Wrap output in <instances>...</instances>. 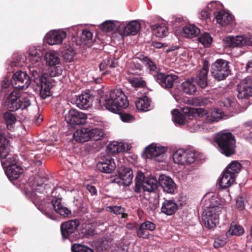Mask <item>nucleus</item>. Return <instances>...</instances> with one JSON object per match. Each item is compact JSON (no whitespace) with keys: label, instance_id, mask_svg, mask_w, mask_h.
Segmentation results:
<instances>
[{"label":"nucleus","instance_id":"nucleus-1","mask_svg":"<svg viewBox=\"0 0 252 252\" xmlns=\"http://www.w3.org/2000/svg\"><path fill=\"white\" fill-rule=\"evenodd\" d=\"M99 104L108 111L119 114L124 122H130L134 119L133 116L129 113L121 112L122 109H126L129 105L127 97L121 89L111 90L108 94L101 96Z\"/></svg>","mask_w":252,"mask_h":252},{"label":"nucleus","instance_id":"nucleus-2","mask_svg":"<svg viewBox=\"0 0 252 252\" xmlns=\"http://www.w3.org/2000/svg\"><path fill=\"white\" fill-rule=\"evenodd\" d=\"M204 211L202 214V221L205 227L214 229L219 222V216L223 210L222 201L215 196H206L204 200Z\"/></svg>","mask_w":252,"mask_h":252},{"label":"nucleus","instance_id":"nucleus-3","mask_svg":"<svg viewBox=\"0 0 252 252\" xmlns=\"http://www.w3.org/2000/svg\"><path fill=\"white\" fill-rule=\"evenodd\" d=\"M30 81L36 85L35 90L39 92L40 97L45 99L52 95L51 89L54 86V80L49 77L47 73H43L41 69L32 67L30 69Z\"/></svg>","mask_w":252,"mask_h":252},{"label":"nucleus","instance_id":"nucleus-4","mask_svg":"<svg viewBox=\"0 0 252 252\" xmlns=\"http://www.w3.org/2000/svg\"><path fill=\"white\" fill-rule=\"evenodd\" d=\"M0 160L4 170L22 165L18 156L11 153L10 141L2 133H0Z\"/></svg>","mask_w":252,"mask_h":252},{"label":"nucleus","instance_id":"nucleus-5","mask_svg":"<svg viewBox=\"0 0 252 252\" xmlns=\"http://www.w3.org/2000/svg\"><path fill=\"white\" fill-rule=\"evenodd\" d=\"M215 140L222 154L229 157L235 153L236 141L234 136L230 132L219 133Z\"/></svg>","mask_w":252,"mask_h":252},{"label":"nucleus","instance_id":"nucleus-6","mask_svg":"<svg viewBox=\"0 0 252 252\" xmlns=\"http://www.w3.org/2000/svg\"><path fill=\"white\" fill-rule=\"evenodd\" d=\"M16 92H11L8 95L6 104L10 111H15L19 109L24 110L31 105V101L28 98L19 97Z\"/></svg>","mask_w":252,"mask_h":252},{"label":"nucleus","instance_id":"nucleus-7","mask_svg":"<svg viewBox=\"0 0 252 252\" xmlns=\"http://www.w3.org/2000/svg\"><path fill=\"white\" fill-rule=\"evenodd\" d=\"M211 73L218 81L225 79L230 73L228 62L221 59L217 60L212 64Z\"/></svg>","mask_w":252,"mask_h":252},{"label":"nucleus","instance_id":"nucleus-8","mask_svg":"<svg viewBox=\"0 0 252 252\" xmlns=\"http://www.w3.org/2000/svg\"><path fill=\"white\" fill-rule=\"evenodd\" d=\"M46 64L51 67V76H57L61 75L62 69L60 67L61 59L59 54L54 51L47 53L45 55Z\"/></svg>","mask_w":252,"mask_h":252},{"label":"nucleus","instance_id":"nucleus-9","mask_svg":"<svg viewBox=\"0 0 252 252\" xmlns=\"http://www.w3.org/2000/svg\"><path fill=\"white\" fill-rule=\"evenodd\" d=\"M197 153L194 150L178 149L174 152V163L178 164H191L196 160Z\"/></svg>","mask_w":252,"mask_h":252},{"label":"nucleus","instance_id":"nucleus-10","mask_svg":"<svg viewBox=\"0 0 252 252\" xmlns=\"http://www.w3.org/2000/svg\"><path fill=\"white\" fill-rule=\"evenodd\" d=\"M223 42L228 47L252 46V35L229 36L224 38Z\"/></svg>","mask_w":252,"mask_h":252},{"label":"nucleus","instance_id":"nucleus-11","mask_svg":"<svg viewBox=\"0 0 252 252\" xmlns=\"http://www.w3.org/2000/svg\"><path fill=\"white\" fill-rule=\"evenodd\" d=\"M11 84L14 88L26 90L31 84L30 76L26 72L17 71L13 75Z\"/></svg>","mask_w":252,"mask_h":252},{"label":"nucleus","instance_id":"nucleus-12","mask_svg":"<svg viewBox=\"0 0 252 252\" xmlns=\"http://www.w3.org/2000/svg\"><path fill=\"white\" fill-rule=\"evenodd\" d=\"M118 178L112 179L113 182L118 184L123 183L125 186H129L132 183L133 177L132 169L124 165L118 166L117 169Z\"/></svg>","mask_w":252,"mask_h":252},{"label":"nucleus","instance_id":"nucleus-13","mask_svg":"<svg viewBox=\"0 0 252 252\" xmlns=\"http://www.w3.org/2000/svg\"><path fill=\"white\" fill-rule=\"evenodd\" d=\"M87 118L86 114L75 109H71L65 116V121L72 126L85 124Z\"/></svg>","mask_w":252,"mask_h":252},{"label":"nucleus","instance_id":"nucleus-14","mask_svg":"<svg viewBox=\"0 0 252 252\" xmlns=\"http://www.w3.org/2000/svg\"><path fill=\"white\" fill-rule=\"evenodd\" d=\"M80 224L78 219L70 220L62 223L61 232L63 239H69L71 235L77 232V228Z\"/></svg>","mask_w":252,"mask_h":252},{"label":"nucleus","instance_id":"nucleus-15","mask_svg":"<svg viewBox=\"0 0 252 252\" xmlns=\"http://www.w3.org/2000/svg\"><path fill=\"white\" fill-rule=\"evenodd\" d=\"M116 168L114 159L108 155L101 156L96 164L97 169L104 173H111Z\"/></svg>","mask_w":252,"mask_h":252},{"label":"nucleus","instance_id":"nucleus-16","mask_svg":"<svg viewBox=\"0 0 252 252\" xmlns=\"http://www.w3.org/2000/svg\"><path fill=\"white\" fill-rule=\"evenodd\" d=\"M192 113L197 115L198 117H202L207 115L206 116V122L211 123L215 121H218L223 116V112L220 109H214L207 112V111L202 108H196L192 110Z\"/></svg>","mask_w":252,"mask_h":252},{"label":"nucleus","instance_id":"nucleus-17","mask_svg":"<svg viewBox=\"0 0 252 252\" xmlns=\"http://www.w3.org/2000/svg\"><path fill=\"white\" fill-rule=\"evenodd\" d=\"M238 97L243 99L252 96V78L247 77L242 79L237 86Z\"/></svg>","mask_w":252,"mask_h":252},{"label":"nucleus","instance_id":"nucleus-18","mask_svg":"<svg viewBox=\"0 0 252 252\" xmlns=\"http://www.w3.org/2000/svg\"><path fill=\"white\" fill-rule=\"evenodd\" d=\"M140 24L138 21H132L129 22L126 26L121 24L118 29L120 35L123 36L129 35H135L140 30Z\"/></svg>","mask_w":252,"mask_h":252},{"label":"nucleus","instance_id":"nucleus-19","mask_svg":"<svg viewBox=\"0 0 252 252\" xmlns=\"http://www.w3.org/2000/svg\"><path fill=\"white\" fill-rule=\"evenodd\" d=\"M94 97V95L90 94L89 91L87 90L77 96L75 100L76 106L81 109L87 110L92 106Z\"/></svg>","mask_w":252,"mask_h":252},{"label":"nucleus","instance_id":"nucleus-20","mask_svg":"<svg viewBox=\"0 0 252 252\" xmlns=\"http://www.w3.org/2000/svg\"><path fill=\"white\" fill-rule=\"evenodd\" d=\"M156 225L154 223L147 220L140 224L138 228L135 229V231L137 237L146 239L150 236L148 231H153L156 229Z\"/></svg>","mask_w":252,"mask_h":252},{"label":"nucleus","instance_id":"nucleus-21","mask_svg":"<svg viewBox=\"0 0 252 252\" xmlns=\"http://www.w3.org/2000/svg\"><path fill=\"white\" fill-rule=\"evenodd\" d=\"M66 37V32L63 31H53L49 32L46 35L47 41L50 45L61 44Z\"/></svg>","mask_w":252,"mask_h":252},{"label":"nucleus","instance_id":"nucleus-22","mask_svg":"<svg viewBox=\"0 0 252 252\" xmlns=\"http://www.w3.org/2000/svg\"><path fill=\"white\" fill-rule=\"evenodd\" d=\"M188 127L191 132H207L213 130V128L207 122L202 123L196 120H192L188 122Z\"/></svg>","mask_w":252,"mask_h":252},{"label":"nucleus","instance_id":"nucleus-23","mask_svg":"<svg viewBox=\"0 0 252 252\" xmlns=\"http://www.w3.org/2000/svg\"><path fill=\"white\" fill-rule=\"evenodd\" d=\"M155 78L160 86L165 89H171L173 87V75L158 73Z\"/></svg>","mask_w":252,"mask_h":252},{"label":"nucleus","instance_id":"nucleus-24","mask_svg":"<svg viewBox=\"0 0 252 252\" xmlns=\"http://www.w3.org/2000/svg\"><path fill=\"white\" fill-rule=\"evenodd\" d=\"M176 78L178 77L174 75V84H176L177 89L182 90L185 93L190 94H192L196 92V87L193 83V80H188L180 83L176 81Z\"/></svg>","mask_w":252,"mask_h":252},{"label":"nucleus","instance_id":"nucleus-25","mask_svg":"<svg viewBox=\"0 0 252 252\" xmlns=\"http://www.w3.org/2000/svg\"><path fill=\"white\" fill-rule=\"evenodd\" d=\"M166 150L165 147H158L156 145L152 144L145 149V156L147 158H156L164 154Z\"/></svg>","mask_w":252,"mask_h":252},{"label":"nucleus","instance_id":"nucleus-26","mask_svg":"<svg viewBox=\"0 0 252 252\" xmlns=\"http://www.w3.org/2000/svg\"><path fill=\"white\" fill-rule=\"evenodd\" d=\"M209 64L208 61L204 62L203 65L200 70L197 80L198 86L201 88H206L208 84L207 74L209 71Z\"/></svg>","mask_w":252,"mask_h":252},{"label":"nucleus","instance_id":"nucleus-27","mask_svg":"<svg viewBox=\"0 0 252 252\" xmlns=\"http://www.w3.org/2000/svg\"><path fill=\"white\" fill-rule=\"evenodd\" d=\"M49 207L53 208L55 212L64 218L68 217L71 211L67 207L63 206L59 200H53L51 203H48Z\"/></svg>","mask_w":252,"mask_h":252},{"label":"nucleus","instance_id":"nucleus-28","mask_svg":"<svg viewBox=\"0 0 252 252\" xmlns=\"http://www.w3.org/2000/svg\"><path fill=\"white\" fill-rule=\"evenodd\" d=\"M218 23L222 26H226L232 24L233 22V16L227 12L220 11L216 16Z\"/></svg>","mask_w":252,"mask_h":252},{"label":"nucleus","instance_id":"nucleus-29","mask_svg":"<svg viewBox=\"0 0 252 252\" xmlns=\"http://www.w3.org/2000/svg\"><path fill=\"white\" fill-rule=\"evenodd\" d=\"M90 128H81L73 133V137L77 142L83 143L90 140Z\"/></svg>","mask_w":252,"mask_h":252},{"label":"nucleus","instance_id":"nucleus-30","mask_svg":"<svg viewBox=\"0 0 252 252\" xmlns=\"http://www.w3.org/2000/svg\"><path fill=\"white\" fill-rule=\"evenodd\" d=\"M159 184L164 191L167 193H173V180L165 175H160L159 177Z\"/></svg>","mask_w":252,"mask_h":252},{"label":"nucleus","instance_id":"nucleus-31","mask_svg":"<svg viewBox=\"0 0 252 252\" xmlns=\"http://www.w3.org/2000/svg\"><path fill=\"white\" fill-rule=\"evenodd\" d=\"M22 165L16 164V166L10 168L5 169L4 171L10 180H16L23 173Z\"/></svg>","mask_w":252,"mask_h":252},{"label":"nucleus","instance_id":"nucleus-32","mask_svg":"<svg viewBox=\"0 0 252 252\" xmlns=\"http://www.w3.org/2000/svg\"><path fill=\"white\" fill-rule=\"evenodd\" d=\"M151 100L147 96L139 98L135 101V104L137 109L142 111H147L151 109Z\"/></svg>","mask_w":252,"mask_h":252},{"label":"nucleus","instance_id":"nucleus-33","mask_svg":"<svg viewBox=\"0 0 252 252\" xmlns=\"http://www.w3.org/2000/svg\"><path fill=\"white\" fill-rule=\"evenodd\" d=\"M127 72L132 75H141L143 73V66L137 60H133L128 63Z\"/></svg>","mask_w":252,"mask_h":252},{"label":"nucleus","instance_id":"nucleus-34","mask_svg":"<svg viewBox=\"0 0 252 252\" xmlns=\"http://www.w3.org/2000/svg\"><path fill=\"white\" fill-rule=\"evenodd\" d=\"M158 187V182L155 177L147 179L142 185V189L144 192H154Z\"/></svg>","mask_w":252,"mask_h":252},{"label":"nucleus","instance_id":"nucleus-35","mask_svg":"<svg viewBox=\"0 0 252 252\" xmlns=\"http://www.w3.org/2000/svg\"><path fill=\"white\" fill-rule=\"evenodd\" d=\"M235 178L224 171L222 173V177L219 180V185L221 188H228L234 183Z\"/></svg>","mask_w":252,"mask_h":252},{"label":"nucleus","instance_id":"nucleus-36","mask_svg":"<svg viewBox=\"0 0 252 252\" xmlns=\"http://www.w3.org/2000/svg\"><path fill=\"white\" fill-rule=\"evenodd\" d=\"M117 63L115 59H108L103 60L99 64V67L100 70L107 69L106 71L102 74V75H104L110 72V70H108V68H113L116 67Z\"/></svg>","mask_w":252,"mask_h":252},{"label":"nucleus","instance_id":"nucleus-37","mask_svg":"<svg viewBox=\"0 0 252 252\" xmlns=\"http://www.w3.org/2000/svg\"><path fill=\"white\" fill-rule=\"evenodd\" d=\"M184 35L188 38H192L197 35L200 32V30L193 24H190L184 27L183 29Z\"/></svg>","mask_w":252,"mask_h":252},{"label":"nucleus","instance_id":"nucleus-38","mask_svg":"<svg viewBox=\"0 0 252 252\" xmlns=\"http://www.w3.org/2000/svg\"><path fill=\"white\" fill-rule=\"evenodd\" d=\"M151 28L153 31V34L155 35L158 37L162 38L166 36L167 34V28L162 24L152 25Z\"/></svg>","mask_w":252,"mask_h":252},{"label":"nucleus","instance_id":"nucleus-39","mask_svg":"<svg viewBox=\"0 0 252 252\" xmlns=\"http://www.w3.org/2000/svg\"><path fill=\"white\" fill-rule=\"evenodd\" d=\"M241 168V164L237 161H232L224 170L230 175L236 177Z\"/></svg>","mask_w":252,"mask_h":252},{"label":"nucleus","instance_id":"nucleus-40","mask_svg":"<svg viewBox=\"0 0 252 252\" xmlns=\"http://www.w3.org/2000/svg\"><path fill=\"white\" fill-rule=\"evenodd\" d=\"M5 123L6 125L7 128L12 131L14 128V125L16 121L15 115L10 112H6L3 115Z\"/></svg>","mask_w":252,"mask_h":252},{"label":"nucleus","instance_id":"nucleus-41","mask_svg":"<svg viewBox=\"0 0 252 252\" xmlns=\"http://www.w3.org/2000/svg\"><path fill=\"white\" fill-rule=\"evenodd\" d=\"M107 149L108 152L112 154L124 152L127 151L125 146L122 145H120V143H118L117 142H113L109 143L107 147Z\"/></svg>","mask_w":252,"mask_h":252},{"label":"nucleus","instance_id":"nucleus-42","mask_svg":"<svg viewBox=\"0 0 252 252\" xmlns=\"http://www.w3.org/2000/svg\"><path fill=\"white\" fill-rule=\"evenodd\" d=\"M244 233V228L236 224H231L229 230L226 233V236L228 237L232 235L240 236Z\"/></svg>","mask_w":252,"mask_h":252},{"label":"nucleus","instance_id":"nucleus-43","mask_svg":"<svg viewBox=\"0 0 252 252\" xmlns=\"http://www.w3.org/2000/svg\"><path fill=\"white\" fill-rule=\"evenodd\" d=\"M42 180H43V182L41 183L37 182V187L35 190L37 192L40 193H46L48 190L51 189V184L48 183H45L48 182V179L46 177H44Z\"/></svg>","mask_w":252,"mask_h":252},{"label":"nucleus","instance_id":"nucleus-44","mask_svg":"<svg viewBox=\"0 0 252 252\" xmlns=\"http://www.w3.org/2000/svg\"><path fill=\"white\" fill-rule=\"evenodd\" d=\"M161 211L166 215H172L173 214V200H165L162 203Z\"/></svg>","mask_w":252,"mask_h":252},{"label":"nucleus","instance_id":"nucleus-45","mask_svg":"<svg viewBox=\"0 0 252 252\" xmlns=\"http://www.w3.org/2000/svg\"><path fill=\"white\" fill-rule=\"evenodd\" d=\"M89 134L90 140H93L94 141L100 140L102 139L104 136V132L101 129L94 128H90Z\"/></svg>","mask_w":252,"mask_h":252},{"label":"nucleus","instance_id":"nucleus-46","mask_svg":"<svg viewBox=\"0 0 252 252\" xmlns=\"http://www.w3.org/2000/svg\"><path fill=\"white\" fill-rule=\"evenodd\" d=\"M213 41V38L210 34L207 32H205L202 34L198 37V41L204 47H209Z\"/></svg>","mask_w":252,"mask_h":252},{"label":"nucleus","instance_id":"nucleus-47","mask_svg":"<svg viewBox=\"0 0 252 252\" xmlns=\"http://www.w3.org/2000/svg\"><path fill=\"white\" fill-rule=\"evenodd\" d=\"M128 81L135 88H144L146 85L145 81L141 77L129 78Z\"/></svg>","mask_w":252,"mask_h":252},{"label":"nucleus","instance_id":"nucleus-48","mask_svg":"<svg viewBox=\"0 0 252 252\" xmlns=\"http://www.w3.org/2000/svg\"><path fill=\"white\" fill-rule=\"evenodd\" d=\"M71 249L72 252H94L92 249L79 244H73Z\"/></svg>","mask_w":252,"mask_h":252},{"label":"nucleus","instance_id":"nucleus-49","mask_svg":"<svg viewBox=\"0 0 252 252\" xmlns=\"http://www.w3.org/2000/svg\"><path fill=\"white\" fill-rule=\"evenodd\" d=\"M99 28L103 32H109L115 29L116 25L112 21H106L100 25Z\"/></svg>","mask_w":252,"mask_h":252},{"label":"nucleus","instance_id":"nucleus-50","mask_svg":"<svg viewBox=\"0 0 252 252\" xmlns=\"http://www.w3.org/2000/svg\"><path fill=\"white\" fill-rule=\"evenodd\" d=\"M108 208L109 209V211L110 212L113 213L116 215H120L125 211V208L121 206H110L108 207Z\"/></svg>","mask_w":252,"mask_h":252},{"label":"nucleus","instance_id":"nucleus-51","mask_svg":"<svg viewBox=\"0 0 252 252\" xmlns=\"http://www.w3.org/2000/svg\"><path fill=\"white\" fill-rule=\"evenodd\" d=\"M145 65L151 71H154L157 72L158 68L155 63L149 58H146L145 60Z\"/></svg>","mask_w":252,"mask_h":252},{"label":"nucleus","instance_id":"nucleus-52","mask_svg":"<svg viewBox=\"0 0 252 252\" xmlns=\"http://www.w3.org/2000/svg\"><path fill=\"white\" fill-rule=\"evenodd\" d=\"M29 55L31 59L32 58L33 60L35 62H37L38 59L41 57V52L39 49L31 50Z\"/></svg>","mask_w":252,"mask_h":252},{"label":"nucleus","instance_id":"nucleus-53","mask_svg":"<svg viewBox=\"0 0 252 252\" xmlns=\"http://www.w3.org/2000/svg\"><path fill=\"white\" fill-rule=\"evenodd\" d=\"M62 191L61 188H56L54 189L51 192L52 196L54 198V200H59L60 201L62 200V196L60 194V191Z\"/></svg>","mask_w":252,"mask_h":252},{"label":"nucleus","instance_id":"nucleus-54","mask_svg":"<svg viewBox=\"0 0 252 252\" xmlns=\"http://www.w3.org/2000/svg\"><path fill=\"white\" fill-rule=\"evenodd\" d=\"M147 179L148 178L145 177L144 173L141 172H138L135 178V185L138 186L137 184H141L142 185Z\"/></svg>","mask_w":252,"mask_h":252},{"label":"nucleus","instance_id":"nucleus-55","mask_svg":"<svg viewBox=\"0 0 252 252\" xmlns=\"http://www.w3.org/2000/svg\"><path fill=\"white\" fill-rule=\"evenodd\" d=\"M234 102L230 100L229 99L225 98L221 100L220 102V106L221 107H224L227 108H229L232 107Z\"/></svg>","mask_w":252,"mask_h":252},{"label":"nucleus","instance_id":"nucleus-56","mask_svg":"<svg viewBox=\"0 0 252 252\" xmlns=\"http://www.w3.org/2000/svg\"><path fill=\"white\" fill-rule=\"evenodd\" d=\"M93 37V33L89 30H84L82 32L81 38L84 40H90Z\"/></svg>","mask_w":252,"mask_h":252},{"label":"nucleus","instance_id":"nucleus-57","mask_svg":"<svg viewBox=\"0 0 252 252\" xmlns=\"http://www.w3.org/2000/svg\"><path fill=\"white\" fill-rule=\"evenodd\" d=\"M226 243V239H222L220 238L215 239L214 246L215 248H220L223 247Z\"/></svg>","mask_w":252,"mask_h":252},{"label":"nucleus","instance_id":"nucleus-58","mask_svg":"<svg viewBox=\"0 0 252 252\" xmlns=\"http://www.w3.org/2000/svg\"><path fill=\"white\" fill-rule=\"evenodd\" d=\"M187 121L186 118L183 115H180L178 118H174V123L179 125L185 124Z\"/></svg>","mask_w":252,"mask_h":252},{"label":"nucleus","instance_id":"nucleus-59","mask_svg":"<svg viewBox=\"0 0 252 252\" xmlns=\"http://www.w3.org/2000/svg\"><path fill=\"white\" fill-rule=\"evenodd\" d=\"M185 197L183 196H181L180 197V198L178 201H176V203L174 202V208L175 207L177 208H179L180 207L183 205L185 204Z\"/></svg>","mask_w":252,"mask_h":252},{"label":"nucleus","instance_id":"nucleus-60","mask_svg":"<svg viewBox=\"0 0 252 252\" xmlns=\"http://www.w3.org/2000/svg\"><path fill=\"white\" fill-rule=\"evenodd\" d=\"M221 6V4L218 1H212L207 5V8L210 9L211 11L213 9H216L217 6Z\"/></svg>","mask_w":252,"mask_h":252},{"label":"nucleus","instance_id":"nucleus-61","mask_svg":"<svg viewBox=\"0 0 252 252\" xmlns=\"http://www.w3.org/2000/svg\"><path fill=\"white\" fill-rule=\"evenodd\" d=\"M86 189L92 195H95L97 193V190L95 187L93 185H87L86 186Z\"/></svg>","mask_w":252,"mask_h":252},{"label":"nucleus","instance_id":"nucleus-62","mask_svg":"<svg viewBox=\"0 0 252 252\" xmlns=\"http://www.w3.org/2000/svg\"><path fill=\"white\" fill-rule=\"evenodd\" d=\"M146 58H148V57L147 56H144L142 54L138 53L135 55L134 60H136V59H138L145 63V60H146Z\"/></svg>","mask_w":252,"mask_h":252},{"label":"nucleus","instance_id":"nucleus-63","mask_svg":"<svg viewBox=\"0 0 252 252\" xmlns=\"http://www.w3.org/2000/svg\"><path fill=\"white\" fill-rule=\"evenodd\" d=\"M209 17V13L206 10H202L200 13L201 19L203 20L208 19Z\"/></svg>","mask_w":252,"mask_h":252},{"label":"nucleus","instance_id":"nucleus-64","mask_svg":"<svg viewBox=\"0 0 252 252\" xmlns=\"http://www.w3.org/2000/svg\"><path fill=\"white\" fill-rule=\"evenodd\" d=\"M246 69L248 72H252V60L249 61L247 63Z\"/></svg>","mask_w":252,"mask_h":252}]
</instances>
